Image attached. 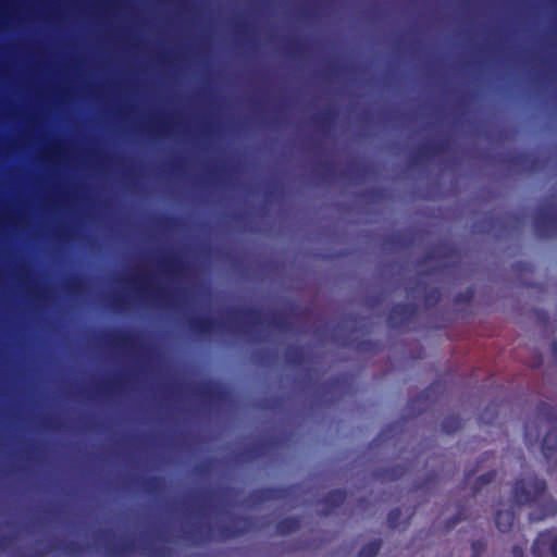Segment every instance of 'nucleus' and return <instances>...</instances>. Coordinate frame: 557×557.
Returning a JSON list of instances; mask_svg holds the SVG:
<instances>
[{"instance_id":"7ed1b4c3","label":"nucleus","mask_w":557,"mask_h":557,"mask_svg":"<svg viewBox=\"0 0 557 557\" xmlns=\"http://www.w3.org/2000/svg\"><path fill=\"white\" fill-rule=\"evenodd\" d=\"M515 519V513L511 509H498L495 517V523L500 532H507L510 530Z\"/></svg>"},{"instance_id":"423d86ee","label":"nucleus","mask_w":557,"mask_h":557,"mask_svg":"<svg viewBox=\"0 0 557 557\" xmlns=\"http://www.w3.org/2000/svg\"><path fill=\"white\" fill-rule=\"evenodd\" d=\"M482 549V545L481 543H473L472 544V550H473V555L472 557H479V552Z\"/></svg>"},{"instance_id":"39448f33","label":"nucleus","mask_w":557,"mask_h":557,"mask_svg":"<svg viewBox=\"0 0 557 557\" xmlns=\"http://www.w3.org/2000/svg\"><path fill=\"white\" fill-rule=\"evenodd\" d=\"M379 549L380 544L377 542L369 543L361 548L359 557H374Z\"/></svg>"},{"instance_id":"0eeeda50","label":"nucleus","mask_w":557,"mask_h":557,"mask_svg":"<svg viewBox=\"0 0 557 557\" xmlns=\"http://www.w3.org/2000/svg\"><path fill=\"white\" fill-rule=\"evenodd\" d=\"M512 555H513V557H522L523 556L522 548L515 546L512 549Z\"/></svg>"},{"instance_id":"f257e3e1","label":"nucleus","mask_w":557,"mask_h":557,"mask_svg":"<svg viewBox=\"0 0 557 557\" xmlns=\"http://www.w3.org/2000/svg\"><path fill=\"white\" fill-rule=\"evenodd\" d=\"M545 482L533 478L520 480L515 485L513 496L517 504L524 505L534 502L544 507L543 510L532 509L530 512L532 521H541L557 512V503L545 494Z\"/></svg>"},{"instance_id":"f03ea898","label":"nucleus","mask_w":557,"mask_h":557,"mask_svg":"<svg viewBox=\"0 0 557 557\" xmlns=\"http://www.w3.org/2000/svg\"><path fill=\"white\" fill-rule=\"evenodd\" d=\"M532 554L534 557H557V531L540 533L533 542Z\"/></svg>"},{"instance_id":"20e7f679","label":"nucleus","mask_w":557,"mask_h":557,"mask_svg":"<svg viewBox=\"0 0 557 557\" xmlns=\"http://www.w3.org/2000/svg\"><path fill=\"white\" fill-rule=\"evenodd\" d=\"M557 449V429L549 431L543 441V454L548 457L550 451Z\"/></svg>"},{"instance_id":"6e6552de","label":"nucleus","mask_w":557,"mask_h":557,"mask_svg":"<svg viewBox=\"0 0 557 557\" xmlns=\"http://www.w3.org/2000/svg\"><path fill=\"white\" fill-rule=\"evenodd\" d=\"M493 479V474L492 473H488V474H485V475H482L480 478L481 481H483L484 484H487L488 482H491Z\"/></svg>"}]
</instances>
